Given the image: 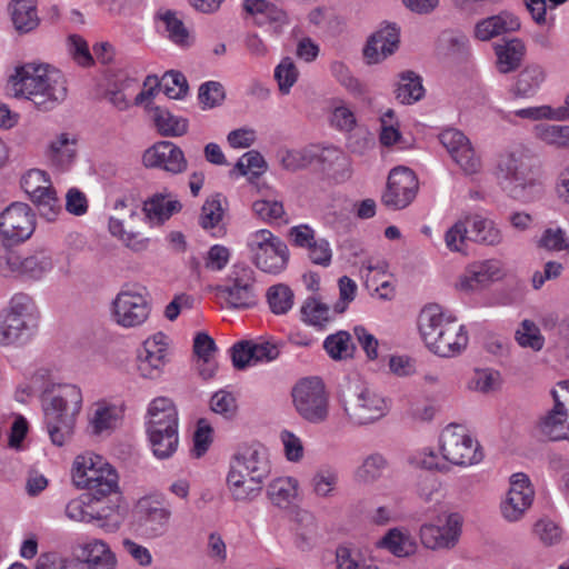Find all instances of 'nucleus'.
<instances>
[{"mask_svg": "<svg viewBox=\"0 0 569 569\" xmlns=\"http://www.w3.org/2000/svg\"><path fill=\"white\" fill-rule=\"evenodd\" d=\"M272 470L268 448L260 442L244 443L237 448L229 460L226 486L234 501L257 499Z\"/></svg>", "mask_w": 569, "mask_h": 569, "instance_id": "1", "label": "nucleus"}, {"mask_svg": "<svg viewBox=\"0 0 569 569\" xmlns=\"http://www.w3.org/2000/svg\"><path fill=\"white\" fill-rule=\"evenodd\" d=\"M8 90L12 97L29 100L43 111L53 109L67 97L63 74L43 63L17 67L8 80Z\"/></svg>", "mask_w": 569, "mask_h": 569, "instance_id": "2", "label": "nucleus"}, {"mask_svg": "<svg viewBox=\"0 0 569 569\" xmlns=\"http://www.w3.org/2000/svg\"><path fill=\"white\" fill-rule=\"evenodd\" d=\"M418 329L427 348L440 357H455L468 345V332L457 317L437 303L422 308Z\"/></svg>", "mask_w": 569, "mask_h": 569, "instance_id": "3", "label": "nucleus"}, {"mask_svg": "<svg viewBox=\"0 0 569 569\" xmlns=\"http://www.w3.org/2000/svg\"><path fill=\"white\" fill-rule=\"evenodd\" d=\"M43 412L47 431L53 445L67 443L82 410L83 395L78 385H51L44 391Z\"/></svg>", "mask_w": 569, "mask_h": 569, "instance_id": "4", "label": "nucleus"}, {"mask_svg": "<svg viewBox=\"0 0 569 569\" xmlns=\"http://www.w3.org/2000/svg\"><path fill=\"white\" fill-rule=\"evenodd\" d=\"M463 522L465 519L460 512L442 511L419 526V542L423 549L432 552L453 550L460 542Z\"/></svg>", "mask_w": 569, "mask_h": 569, "instance_id": "5", "label": "nucleus"}, {"mask_svg": "<svg viewBox=\"0 0 569 569\" xmlns=\"http://www.w3.org/2000/svg\"><path fill=\"white\" fill-rule=\"evenodd\" d=\"M496 174L515 191L518 189L523 191L539 184L532 158L522 144H513L499 152L496 161Z\"/></svg>", "mask_w": 569, "mask_h": 569, "instance_id": "6", "label": "nucleus"}, {"mask_svg": "<svg viewBox=\"0 0 569 569\" xmlns=\"http://www.w3.org/2000/svg\"><path fill=\"white\" fill-rule=\"evenodd\" d=\"M151 313L148 290L138 284H127L116 295L111 302L112 321L123 328H139L147 322Z\"/></svg>", "mask_w": 569, "mask_h": 569, "instance_id": "7", "label": "nucleus"}, {"mask_svg": "<svg viewBox=\"0 0 569 569\" xmlns=\"http://www.w3.org/2000/svg\"><path fill=\"white\" fill-rule=\"evenodd\" d=\"M246 243L252 263L261 271L277 274L286 269L288 247L270 230L259 229L249 233Z\"/></svg>", "mask_w": 569, "mask_h": 569, "instance_id": "8", "label": "nucleus"}, {"mask_svg": "<svg viewBox=\"0 0 569 569\" xmlns=\"http://www.w3.org/2000/svg\"><path fill=\"white\" fill-rule=\"evenodd\" d=\"M439 451L442 452L448 465L457 467H471L483 459V451L469 431L461 425H448L439 436Z\"/></svg>", "mask_w": 569, "mask_h": 569, "instance_id": "9", "label": "nucleus"}, {"mask_svg": "<svg viewBox=\"0 0 569 569\" xmlns=\"http://www.w3.org/2000/svg\"><path fill=\"white\" fill-rule=\"evenodd\" d=\"M343 412L353 426H367L386 417L390 410L389 400L372 388L356 387L345 397Z\"/></svg>", "mask_w": 569, "mask_h": 569, "instance_id": "10", "label": "nucleus"}, {"mask_svg": "<svg viewBox=\"0 0 569 569\" xmlns=\"http://www.w3.org/2000/svg\"><path fill=\"white\" fill-rule=\"evenodd\" d=\"M297 413L310 423H322L329 416V397L321 379L312 377L298 381L291 391Z\"/></svg>", "mask_w": 569, "mask_h": 569, "instance_id": "11", "label": "nucleus"}, {"mask_svg": "<svg viewBox=\"0 0 569 569\" xmlns=\"http://www.w3.org/2000/svg\"><path fill=\"white\" fill-rule=\"evenodd\" d=\"M21 188L48 221L57 219L62 211L60 200L52 182L43 170L31 169L21 178Z\"/></svg>", "mask_w": 569, "mask_h": 569, "instance_id": "12", "label": "nucleus"}, {"mask_svg": "<svg viewBox=\"0 0 569 569\" xmlns=\"http://www.w3.org/2000/svg\"><path fill=\"white\" fill-rule=\"evenodd\" d=\"M506 277L501 260L491 258L468 263L455 282V289L465 295L480 292Z\"/></svg>", "mask_w": 569, "mask_h": 569, "instance_id": "13", "label": "nucleus"}, {"mask_svg": "<svg viewBox=\"0 0 569 569\" xmlns=\"http://www.w3.org/2000/svg\"><path fill=\"white\" fill-rule=\"evenodd\" d=\"M36 229V214L29 204L12 202L0 212V238L9 244L28 240Z\"/></svg>", "mask_w": 569, "mask_h": 569, "instance_id": "14", "label": "nucleus"}, {"mask_svg": "<svg viewBox=\"0 0 569 569\" xmlns=\"http://www.w3.org/2000/svg\"><path fill=\"white\" fill-rule=\"evenodd\" d=\"M509 489L501 498L499 509L507 522H518L526 516L535 498V490L526 473L511 475Z\"/></svg>", "mask_w": 569, "mask_h": 569, "instance_id": "15", "label": "nucleus"}, {"mask_svg": "<svg viewBox=\"0 0 569 569\" xmlns=\"http://www.w3.org/2000/svg\"><path fill=\"white\" fill-rule=\"evenodd\" d=\"M171 340L158 331L149 336L138 353V372L142 378L157 379L169 362Z\"/></svg>", "mask_w": 569, "mask_h": 569, "instance_id": "16", "label": "nucleus"}, {"mask_svg": "<svg viewBox=\"0 0 569 569\" xmlns=\"http://www.w3.org/2000/svg\"><path fill=\"white\" fill-rule=\"evenodd\" d=\"M417 191L418 179L415 172L407 167H396L388 176L381 201L390 209H403L413 201Z\"/></svg>", "mask_w": 569, "mask_h": 569, "instance_id": "17", "label": "nucleus"}, {"mask_svg": "<svg viewBox=\"0 0 569 569\" xmlns=\"http://www.w3.org/2000/svg\"><path fill=\"white\" fill-rule=\"evenodd\" d=\"M439 139L451 159L465 173L473 174L481 170V158L463 132L448 128L440 133Z\"/></svg>", "mask_w": 569, "mask_h": 569, "instance_id": "18", "label": "nucleus"}, {"mask_svg": "<svg viewBox=\"0 0 569 569\" xmlns=\"http://www.w3.org/2000/svg\"><path fill=\"white\" fill-rule=\"evenodd\" d=\"M147 168L179 174L187 170L188 161L182 149L172 141L161 140L149 147L142 154Z\"/></svg>", "mask_w": 569, "mask_h": 569, "instance_id": "19", "label": "nucleus"}, {"mask_svg": "<svg viewBox=\"0 0 569 569\" xmlns=\"http://www.w3.org/2000/svg\"><path fill=\"white\" fill-rule=\"evenodd\" d=\"M254 272L249 266L237 264L230 272L229 283L219 288L221 296L232 308H249L254 305Z\"/></svg>", "mask_w": 569, "mask_h": 569, "instance_id": "20", "label": "nucleus"}, {"mask_svg": "<svg viewBox=\"0 0 569 569\" xmlns=\"http://www.w3.org/2000/svg\"><path fill=\"white\" fill-rule=\"evenodd\" d=\"M139 525L150 538L161 536L169 525L171 510L158 496H144L136 505Z\"/></svg>", "mask_w": 569, "mask_h": 569, "instance_id": "21", "label": "nucleus"}, {"mask_svg": "<svg viewBox=\"0 0 569 569\" xmlns=\"http://www.w3.org/2000/svg\"><path fill=\"white\" fill-rule=\"evenodd\" d=\"M77 560L84 569H117L118 559L110 545L100 538L87 537L74 546Z\"/></svg>", "mask_w": 569, "mask_h": 569, "instance_id": "22", "label": "nucleus"}, {"mask_svg": "<svg viewBox=\"0 0 569 569\" xmlns=\"http://www.w3.org/2000/svg\"><path fill=\"white\" fill-rule=\"evenodd\" d=\"M551 395L555 400L553 408L542 417L539 427L541 433L550 440H561L566 438L567 430L565 423L568 412L565 402L569 401V380L560 381Z\"/></svg>", "mask_w": 569, "mask_h": 569, "instance_id": "23", "label": "nucleus"}, {"mask_svg": "<svg viewBox=\"0 0 569 569\" xmlns=\"http://www.w3.org/2000/svg\"><path fill=\"white\" fill-rule=\"evenodd\" d=\"M181 209L182 204L178 197L167 189L151 194L142 204L144 220L150 227L162 226Z\"/></svg>", "mask_w": 569, "mask_h": 569, "instance_id": "24", "label": "nucleus"}, {"mask_svg": "<svg viewBox=\"0 0 569 569\" xmlns=\"http://www.w3.org/2000/svg\"><path fill=\"white\" fill-rule=\"evenodd\" d=\"M322 172L332 181L342 183L348 181L353 173L350 157L339 147L326 146L317 151Z\"/></svg>", "mask_w": 569, "mask_h": 569, "instance_id": "25", "label": "nucleus"}, {"mask_svg": "<svg viewBox=\"0 0 569 569\" xmlns=\"http://www.w3.org/2000/svg\"><path fill=\"white\" fill-rule=\"evenodd\" d=\"M399 44V29L395 23L379 28L368 40L363 56L369 64L383 61L391 56Z\"/></svg>", "mask_w": 569, "mask_h": 569, "instance_id": "26", "label": "nucleus"}, {"mask_svg": "<svg viewBox=\"0 0 569 569\" xmlns=\"http://www.w3.org/2000/svg\"><path fill=\"white\" fill-rule=\"evenodd\" d=\"M20 281L39 282L47 278L54 268L53 252L47 247H37L21 258Z\"/></svg>", "mask_w": 569, "mask_h": 569, "instance_id": "27", "label": "nucleus"}, {"mask_svg": "<svg viewBox=\"0 0 569 569\" xmlns=\"http://www.w3.org/2000/svg\"><path fill=\"white\" fill-rule=\"evenodd\" d=\"M520 28L521 22L516 14L500 11L477 21L473 27V37L479 41L487 42L507 33L517 32Z\"/></svg>", "mask_w": 569, "mask_h": 569, "instance_id": "28", "label": "nucleus"}, {"mask_svg": "<svg viewBox=\"0 0 569 569\" xmlns=\"http://www.w3.org/2000/svg\"><path fill=\"white\" fill-rule=\"evenodd\" d=\"M492 49L496 57L495 67L502 74L518 70L527 54L525 41L517 37L503 38L497 41Z\"/></svg>", "mask_w": 569, "mask_h": 569, "instance_id": "29", "label": "nucleus"}, {"mask_svg": "<svg viewBox=\"0 0 569 569\" xmlns=\"http://www.w3.org/2000/svg\"><path fill=\"white\" fill-rule=\"evenodd\" d=\"M243 8L253 18L254 23L268 27L276 34L281 33L289 23L287 13L266 0H243Z\"/></svg>", "mask_w": 569, "mask_h": 569, "instance_id": "30", "label": "nucleus"}, {"mask_svg": "<svg viewBox=\"0 0 569 569\" xmlns=\"http://www.w3.org/2000/svg\"><path fill=\"white\" fill-rule=\"evenodd\" d=\"M46 156L59 170H68L76 160L77 137L71 132H60L48 143Z\"/></svg>", "mask_w": 569, "mask_h": 569, "instance_id": "31", "label": "nucleus"}, {"mask_svg": "<svg viewBox=\"0 0 569 569\" xmlns=\"http://www.w3.org/2000/svg\"><path fill=\"white\" fill-rule=\"evenodd\" d=\"M376 547L387 550L397 558H407L417 552L418 542L407 527H395L376 542Z\"/></svg>", "mask_w": 569, "mask_h": 569, "instance_id": "32", "label": "nucleus"}, {"mask_svg": "<svg viewBox=\"0 0 569 569\" xmlns=\"http://www.w3.org/2000/svg\"><path fill=\"white\" fill-rule=\"evenodd\" d=\"M144 427H179V415L174 402L168 397L152 399L147 407Z\"/></svg>", "mask_w": 569, "mask_h": 569, "instance_id": "33", "label": "nucleus"}, {"mask_svg": "<svg viewBox=\"0 0 569 569\" xmlns=\"http://www.w3.org/2000/svg\"><path fill=\"white\" fill-rule=\"evenodd\" d=\"M107 462V459L92 451H86L76 456L71 467L73 485L79 489H83Z\"/></svg>", "mask_w": 569, "mask_h": 569, "instance_id": "34", "label": "nucleus"}, {"mask_svg": "<svg viewBox=\"0 0 569 569\" xmlns=\"http://www.w3.org/2000/svg\"><path fill=\"white\" fill-rule=\"evenodd\" d=\"M179 427L146 428L149 447L159 460L169 459L179 446Z\"/></svg>", "mask_w": 569, "mask_h": 569, "instance_id": "35", "label": "nucleus"}, {"mask_svg": "<svg viewBox=\"0 0 569 569\" xmlns=\"http://www.w3.org/2000/svg\"><path fill=\"white\" fill-rule=\"evenodd\" d=\"M1 312L38 330L40 311L33 298L27 293H14Z\"/></svg>", "mask_w": 569, "mask_h": 569, "instance_id": "36", "label": "nucleus"}, {"mask_svg": "<svg viewBox=\"0 0 569 569\" xmlns=\"http://www.w3.org/2000/svg\"><path fill=\"white\" fill-rule=\"evenodd\" d=\"M36 333L37 329L0 312V347L24 346Z\"/></svg>", "mask_w": 569, "mask_h": 569, "instance_id": "37", "label": "nucleus"}, {"mask_svg": "<svg viewBox=\"0 0 569 569\" xmlns=\"http://www.w3.org/2000/svg\"><path fill=\"white\" fill-rule=\"evenodd\" d=\"M150 117L157 128V131L162 137H181L188 132V119L173 114L166 108H150Z\"/></svg>", "mask_w": 569, "mask_h": 569, "instance_id": "38", "label": "nucleus"}, {"mask_svg": "<svg viewBox=\"0 0 569 569\" xmlns=\"http://www.w3.org/2000/svg\"><path fill=\"white\" fill-rule=\"evenodd\" d=\"M360 272L366 278L369 287L375 286V290L380 298H390L392 287L387 276V263L378 258H367L362 261Z\"/></svg>", "mask_w": 569, "mask_h": 569, "instance_id": "39", "label": "nucleus"}, {"mask_svg": "<svg viewBox=\"0 0 569 569\" xmlns=\"http://www.w3.org/2000/svg\"><path fill=\"white\" fill-rule=\"evenodd\" d=\"M159 26L166 37L180 48H189L194 42L193 33L184 26L182 19L173 11L159 14Z\"/></svg>", "mask_w": 569, "mask_h": 569, "instance_id": "40", "label": "nucleus"}, {"mask_svg": "<svg viewBox=\"0 0 569 569\" xmlns=\"http://www.w3.org/2000/svg\"><path fill=\"white\" fill-rule=\"evenodd\" d=\"M467 221L471 240L492 247L499 246L502 242V232L492 220L479 214H473L468 216Z\"/></svg>", "mask_w": 569, "mask_h": 569, "instance_id": "41", "label": "nucleus"}, {"mask_svg": "<svg viewBox=\"0 0 569 569\" xmlns=\"http://www.w3.org/2000/svg\"><path fill=\"white\" fill-rule=\"evenodd\" d=\"M8 10L18 31L29 32L38 27L37 0H10Z\"/></svg>", "mask_w": 569, "mask_h": 569, "instance_id": "42", "label": "nucleus"}, {"mask_svg": "<svg viewBox=\"0 0 569 569\" xmlns=\"http://www.w3.org/2000/svg\"><path fill=\"white\" fill-rule=\"evenodd\" d=\"M121 409L104 401L97 402L89 416V427L94 435L114 429L121 418Z\"/></svg>", "mask_w": 569, "mask_h": 569, "instance_id": "43", "label": "nucleus"}, {"mask_svg": "<svg viewBox=\"0 0 569 569\" xmlns=\"http://www.w3.org/2000/svg\"><path fill=\"white\" fill-rule=\"evenodd\" d=\"M327 119L331 128L342 133H349L358 126L355 110L343 99H333L330 102Z\"/></svg>", "mask_w": 569, "mask_h": 569, "instance_id": "44", "label": "nucleus"}, {"mask_svg": "<svg viewBox=\"0 0 569 569\" xmlns=\"http://www.w3.org/2000/svg\"><path fill=\"white\" fill-rule=\"evenodd\" d=\"M90 492V496L99 501L101 498L119 490V475L116 468L107 462L100 472L91 479L83 488Z\"/></svg>", "mask_w": 569, "mask_h": 569, "instance_id": "45", "label": "nucleus"}, {"mask_svg": "<svg viewBox=\"0 0 569 569\" xmlns=\"http://www.w3.org/2000/svg\"><path fill=\"white\" fill-rule=\"evenodd\" d=\"M545 79L546 72L541 66L529 64L519 73L512 93L517 98L533 97Z\"/></svg>", "mask_w": 569, "mask_h": 569, "instance_id": "46", "label": "nucleus"}, {"mask_svg": "<svg viewBox=\"0 0 569 569\" xmlns=\"http://www.w3.org/2000/svg\"><path fill=\"white\" fill-rule=\"evenodd\" d=\"M336 569H372L375 562L365 550L352 543H343L336 549Z\"/></svg>", "mask_w": 569, "mask_h": 569, "instance_id": "47", "label": "nucleus"}, {"mask_svg": "<svg viewBox=\"0 0 569 569\" xmlns=\"http://www.w3.org/2000/svg\"><path fill=\"white\" fill-rule=\"evenodd\" d=\"M299 487V481L295 477H279L269 483L268 496L273 505L288 507L297 499Z\"/></svg>", "mask_w": 569, "mask_h": 569, "instance_id": "48", "label": "nucleus"}, {"mask_svg": "<svg viewBox=\"0 0 569 569\" xmlns=\"http://www.w3.org/2000/svg\"><path fill=\"white\" fill-rule=\"evenodd\" d=\"M425 96L421 78L412 72L405 71L399 74L396 88V99L402 104H412Z\"/></svg>", "mask_w": 569, "mask_h": 569, "instance_id": "49", "label": "nucleus"}, {"mask_svg": "<svg viewBox=\"0 0 569 569\" xmlns=\"http://www.w3.org/2000/svg\"><path fill=\"white\" fill-rule=\"evenodd\" d=\"M515 340L519 347L539 352L545 348L546 338L539 326L531 319L520 321L515 330Z\"/></svg>", "mask_w": 569, "mask_h": 569, "instance_id": "50", "label": "nucleus"}, {"mask_svg": "<svg viewBox=\"0 0 569 569\" xmlns=\"http://www.w3.org/2000/svg\"><path fill=\"white\" fill-rule=\"evenodd\" d=\"M339 482V472L333 467L325 466L315 471L310 485L318 498L328 499L335 496Z\"/></svg>", "mask_w": 569, "mask_h": 569, "instance_id": "51", "label": "nucleus"}, {"mask_svg": "<svg viewBox=\"0 0 569 569\" xmlns=\"http://www.w3.org/2000/svg\"><path fill=\"white\" fill-rule=\"evenodd\" d=\"M535 244L547 252H569V236L563 228L550 226L536 238Z\"/></svg>", "mask_w": 569, "mask_h": 569, "instance_id": "52", "label": "nucleus"}, {"mask_svg": "<svg viewBox=\"0 0 569 569\" xmlns=\"http://www.w3.org/2000/svg\"><path fill=\"white\" fill-rule=\"evenodd\" d=\"M387 468L388 460L382 455L371 453L355 470V480L362 485L373 483L381 478Z\"/></svg>", "mask_w": 569, "mask_h": 569, "instance_id": "53", "label": "nucleus"}, {"mask_svg": "<svg viewBox=\"0 0 569 569\" xmlns=\"http://www.w3.org/2000/svg\"><path fill=\"white\" fill-rule=\"evenodd\" d=\"M253 212L268 223H287L282 200L277 196H268L252 203Z\"/></svg>", "mask_w": 569, "mask_h": 569, "instance_id": "54", "label": "nucleus"}, {"mask_svg": "<svg viewBox=\"0 0 569 569\" xmlns=\"http://www.w3.org/2000/svg\"><path fill=\"white\" fill-rule=\"evenodd\" d=\"M535 137L541 142L557 148L569 149V126L540 123L533 128Z\"/></svg>", "mask_w": 569, "mask_h": 569, "instance_id": "55", "label": "nucleus"}, {"mask_svg": "<svg viewBox=\"0 0 569 569\" xmlns=\"http://www.w3.org/2000/svg\"><path fill=\"white\" fill-rule=\"evenodd\" d=\"M267 169L268 164L263 156L257 150H250L244 152L238 159L233 169L230 171V176H251L253 178H258L262 176Z\"/></svg>", "mask_w": 569, "mask_h": 569, "instance_id": "56", "label": "nucleus"}, {"mask_svg": "<svg viewBox=\"0 0 569 569\" xmlns=\"http://www.w3.org/2000/svg\"><path fill=\"white\" fill-rule=\"evenodd\" d=\"M329 70L335 80L353 97L359 98L367 93L366 86L352 74L345 62L335 60L330 63Z\"/></svg>", "mask_w": 569, "mask_h": 569, "instance_id": "57", "label": "nucleus"}, {"mask_svg": "<svg viewBox=\"0 0 569 569\" xmlns=\"http://www.w3.org/2000/svg\"><path fill=\"white\" fill-rule=\"evenodd\" d=\"M317 151L313 148L282 149L278 151V159L283 169L297 171L312 163Z\"/></svg>", "mask_w": 569, "mask_h": 569, "instance_id": "58", "label": "nucleus"}, {"mask_svg": "<svg viewBox=\"0 0 569 569\" xmlns=\"http://www.w3.org/2000/svg\"><path fill=\"white\" fill-rule=\"evenodd\" d=\"M109 233L120 240L126 247L134 251L144 250L148 247V239L140 238L138 233L127 231L124 229L123 220L116 216H110L108 219Z\"/></svg>", "mask_w": 569, "mask_h": 569, "instance_id": "59", "label": "nucleus"}, {"mask_svg": "<svg viewBox=\"0 0 569 569\" xmlns=\"http://www.w3.org/2000/svg\"><path fill=\"white\" fill-rule=\"evenodd\" d=\"M302 320L311 326L322 327L332 320L329 306L316 297L308 298L301 307Z\"/></svg>", "mask_w": 569, "mask_h": 569, "instance_id": "60", "label": "nucleus"}, {"mask_svg": "<svg viewBox=\"0 0 569 569\" xmlns=\"http://www.w3.org/2000/svg\"><path fill=\"white\" fill-rule=\"evenodd\" d=\"M323 348L327 353L335 360H343L352 357L353 343L351 336L347 331H338L328 336L323 341Z\"/></svg>", "mask_w": 569, "mask_h": 569, "instance_id": "61", "label": "nucleus"}, {"mask_svg": "<svg viewBox=\"0 0 569 569\" xmlns=\"http://www.w3.org/2000/svg\"><path fill=\"white\" fill-rule=\"evenodd\" d=\"M267 301L274 315H286L293 306V292L288 286L278 283L268 289Z\"/></svg>", "mask_w": 569, "mask_h": 569, "instance_id": "62", "label": "nucleus"}, {"mask_svg": "<svg viewBox=\"0 0 569 569\" xmlns=\"http://www.w3.org/2000/svg\"><path fill=\"white\" fill-rule=\"evenodd\" d=\"M410 463L415 467L427 470H449L448 461L445 459L442 452H438L436 449L430 447L422 448L415 452L410 458Z\"/></svg>", "mask_w": 569, "mask_h": 569, "instance_id": "63", "label": "nucleus"}, {"mask_svg": "<svg viewBox=\"0 0 569 569\" xmlns=\"http://www.w3.org/2000/svg\"><path fill=\"white\" fill-rule=\"evenodd\" d=\"M34 569H84V567L77 558L61 556L57 552H44L38 557Z\"/></svg>", "mask_w": 569, "mask_h": 569, "instance_id": "64", "label": "nucleus"}]
</instances>
